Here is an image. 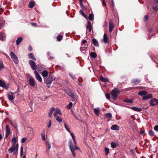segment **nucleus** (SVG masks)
<instances>
[{"label":"nucleus","instance_id":"obj_1","mask_svg":"<svg viewBox=\"0 0 158 158\" xmlns=\"http://www.w3.org/2000/svg\"><path fill=\"white\" fill-rule=\"evenodd\" d=\"M70 134L73 139V143L71 139H70L69 140V148L73 157H75L76 156L75 151L77 150H79L81 151V150L80 148L77 146V143L75 138V136L73 133L70 132Z\"/></svg>","mask_w":158,"mask_h":158},{"label":"nucleus","instance_id":"obj_2","mask_svg":"<svg viewBox=\"0 0 158 158\" xmlns=\"http://www.w3.org/2000/svg\"><path fill=\"white\" fill-rule=\"evenodd\" d=\"M29 63L32 70H35L34 74L36 78L39 82H41L42 81V78L40 75L36 71L37 69L35 63L33 60H31L29 61Z\"/></svg>","mask_w":158,"mask_h":158},{"label":"nucleus","instance_id":"obj_3","mask_svg":"<svg viewBox=\"0 0 158 158\" xmlns=\"http://www.w3.org/2000/svg\"><path fill=\"white\" fill-rule=\"evenodd\" d=\"M55 79L56 77L53 75H49L47 77L44 78V82L47 87L49 88L52 82Z\"/></svg>","mask_w":158,"mask_h":158},{"label":"nucleus","instance_id":"obj_4","mask_svg":"<svg viewBox=\"0 0 158 158\" xmlns=\"http://www.w3.org/2000/svg\"><path fill=\"white\" fill-rule=\"evenodd\" d=\"M120 92L119 90L117 88L114 89L112 91L111 95L112 96L113 99L115 100L117 99V97L120 93Z\"/></svg>","mask_w":158,"mask_h":158},{"label":"nucleus","instance_id":"obj_5","mask_svg":"<svg viewBox=\"0 0 158 158\" xmlns=\"http://www.w3.org/2000/svg\"><path fill=\"white\" fill-rule=\"evenodd\" d=\"M19 145L17 143L16 145H12L11 147L8 150V151L10 154H11L13 152L15 151H18Z\"/></svg>","mask_w":158,"mask_h":158},{"label":"nucleus","instance_id":"obj_6","mask_svg":"<svg viewBox=\"0 0 158 158\" xmlns=\"http://www.w3.org/2000/svg\"><path fill=\"white\" fill-rule=\"evenodd\" d=\"M10 56L15 64H17L19 62V60L17 56L13 52L10 53Z\"/></svg>","mask_w":158,"mask_h":158},{"label":"nucleus","instance_id":"obj_7","mask_svg":"<svg viewBox=\"0 0 158 158\" xmlns=\"http://www.w3.org/2000/svg\"><path fill=\"white\" fill-rule=\"evenodd\" d=\"M114 27L113 20L111 19L109 21V31L111 33Z\"/></svg>","mask_w":158,"mask_h":158},{"label":"nucleus","instance_id":"obj_8","mask_svg":"<svg viewBox=\"0 0 158 158\" xmlns=\"http://www.w3.org/2000/svg\"><path fill=\"white\" fill-rule=\"evenodd\" d=\"M158 103V101L155 98L151 99L150 101V105L151 106H155Z\"/></svg>","mask_w":158,"mask_h":158},{"label":"nucleus","instance_id":"obj_9","mask_svg":"<svg viewBox=\"0 0 158 158\" xmlns=\"http://www.w3.org/2000/svg\"><path fill=\"white\" fill-rule=\"evenodd\" d=\"M86 33L87 32L88 30L90 32L92 30V29L93 27L91 25V23L89 21H88L87 24L86 26Z\"/></svg>","mask_w":158,"mask_h":158},{"label":"nucleus","instance_id":"obj_10","mask_svg":"<svg viewBox=\"0 0 158 158\" xmlns=\"http://www.w3.org/2000/svg\"><path fill=\"white\" fill-rule=\"evenodd\" d=\"M38 70L39 72H40L42 70L45 69L46 67L44 64H37Z\"/></svg>","mask_w":158,"mask_h":158},{"label":"nucleus","instance_id":"obj_11","mask_svg":"<svg viewBox=\"0 0 158 158\" xmlns=\"http://www.w3.org/2000/svg\"><path fill=\"white\" fill-rule=\"evenodd\" d=\"M62 114L61 110L59 108H56L53 114L54 117H56L57 116L61 115Z\"/></svg>","mask_w":158,"mask_h":158},{"label":"nucleus","instance_id":"obj_12","mask_svg":"<svg viewBox=\"0 0 158 158\" xmlns=\"http://www.w3.org/2000/svg\"><path fill=\"white\" fill-rule=\"evenodd\" d=\"M29 83L31 86L34 87L35 85V82L33 78H30L28 80Z\"/></svg>","mask_w":158,"mask_h":158},{"label":"nucleus","instance_id":"obj_13","mask_svg":"<svg viewBox=\"0 0 158 158\" xmlns=\"http://www.w3.org/2000/svg\"><path fill=\"white\" fill-rule=\"evenodd\" d=\"M0 86L6 89H8L9 88L8 85H6L5 83L1 80H0Z\"/></svg>","mask_w":158,"mask_h":158},{"label":"nucleus","instance_id":"obj_14","mask_svg":"<svg viewBox=\"0 0 158 158\" xmlns=\"http://www.w3.org/2000/svg\"><path fill=\"white\" fill-rule=\"evenodd\" d=\"M152 98V95L151 94H149L147 96L143 97L142 98L144 100H147Z\"/></svg>","mask_w":158,"mask_h":158},{"label":"nucleus","instance_id":"obj_15","mask_svg":"<svg viewBox=\"0 0 158 158\" xmlns=\"http://www.w3.org/2000/svg\"><path fill=\"white\" fill-rule=\"evenodd\" d=\"M48 74V72L47 70H44L41 73V75L42 76L44 77V78L47 77Z\"/></svg>","mask_w":158,"mask_h":158},{"label":"nucleus","instance_id":"obj_16","mask_svg":"<svg viewBox=\"0 0 158 158\" xmlns=\"http://www.w3.org/2000/svg\"><path fill=\"white\" fill-rule=\"evenodd\" d=\"M127 107L131 108L133 110L135 111H140L142 110V109L141 108H139L135 107H130L128 106Z\"/></svg>","mask_w":158,"mask_h":158},{"label":"nucleus","instance_id":"obj_17","mask_svg":"<svg viewBox=\"0 0 158 158\" xmlns=\"http://www.w3.org/2000/svg\"><path fill=\"white\" fill-rule=\"evenodd\" d=\"M140 81L139 80L134 79L132 81L131 83L134 85L139 83Z\"/></svg>","mask_w":158,"mask_h":158},{"label":"nucleus","instance_id":"obj_18","mask_svg":"<svg viewBox=\"0 0 158 158\" xmlns=\"http://www.w3.org/2000/svg\"><path fill=\"white\" fill-rule=\"evenodd\" d=\"M55 110V109L54 107H52L50 108L48 114V116L49 117H51L52 116L53 112Z\"/></svg>","mask_w":158,"mask_h":158},{"label":"nucleus","instance_id":"obj_19","mask_svg":"<svg viewBox=\"0 0 158 158\" xmlns=\"http://www.w3.org/2000/svg\"><path fill=\"white\" fill-rule=\"evenodd\" d=\"M111 129L113 130L118 131L119 130V128L117 125H113L111 127Z\"/></svg>","mask_w":158,"mask_h":158},{"label":"nucleus","instance_id":"obj_20","mask_svg":"<svg viewBox=\"0 0 158 158\" xmlns=\"http://www.w3.org/2000/svg\"><path fill=\"white\" fill-rule=\"evenodd\" d=\"M108 37L107 34L104 33L103 35V40L105 43H106L108 42Z\"/></svg>","mask_w":158,"mask_h":158},{"label":"nucleus","instance_id":"obj_21","mask_svg":"<svg viewBox=\"0 0 158 158\" xmlns=\"http://www.w3.org/2000/svg\"><path fill=\"white\" fill-rule=\"evenodd\" d=\"M92 43L95 46L97 47L99 46V44L98 42V41L96 40L94 38L93 39Z\"/></svg>","mask_w":158,"mask_h":158},{"label":"nucleus","instance_id":"obj_22","mask_svg":"<svg viewBox=\"0 0 158 158\" xmlns=\"http://www.w3.org/2000/svg\"><path fill=\"white\" fill-rule=\"evenodd\" d=\"M123 101L124 102L129 103H132L133 102V100L131 99H129L127 98L124 99L123 100Z\"/></svg>","mask_w":158,"mask_h":158},{"label":"nucleus","instance_id":"obj_23","mask_svg":"<svg viewBox=\"0 0 158 158\" xmlns=\"http://www.w3.org/2000/svg\"><path fill=\"white\" fill-rule=\"evenodd\" d=\"M147 94V92L145 91H142L139 92L138 93V94L139 96H142L145 95Z\"/></svg>","mask_w":158,"mask_h":158},{"label":"nucleus","instance_id":"obj_24","mask_svg":"<svg viewBox=\"0 0 158 158\" xmlns=\"http://www.w3.org/2000/svg\"><path fill=\"white\" fill-rule=\"evenodd\" d=\"M8 98L9 99L11 102H13L14 101L15 97L13 95L9 94L8 95Z\"/></svg>","mask_w":158,"mask_h":158},{"label":"nucleus","instance_id":"obj_25","mask_svg":"<svg viewBox=\"0 0 158 158\" xmlns=\"http://www.w3.org/2000/svg\"><path fill=\"white\" fill-rule=\"evenodd\" d=\"M28 56L29 58L30 59H32L34 60H36L34 55L32 53H29L28 55Z\"/></svg>","mask_w":158,"mask_h":158},{"label":"nucleus","instance_id":"obj_26","mask_svg":"<svg viewBox=\"0 0 158 158\" xmlns=\"http://www.w3.org/2000/svg\"><path fill=\"white\" fill-rule=\"evenodd\" d=\"M23 38L21 37H19L16 40V44L17 45H19L22 41Z\"/></svg>","mask_w":158,"mask_h":158},{"label":"nucleus","instance_id":"obj_27","mask_svg":"<svg viewBox=\"0 0 158 158\" xmlns=\"http://www.w3.org/2000/svg\"><path fill=\"white\" fill-rule=\"evenodd\" d=\"M60 115L57 116L56 117H54L56 120L59 122L61 123L62 121L61 117L60 116Z\"/></svg>","mask_w":158,"mask_h":158},{"label":"nucleus","instance_id":"obj_28","mask_svg":"<svg viewBox=\"0 0 158 158\" xmlns=\"http://www.w3.org/2000/svg\"><path fill=\"white\" fill-rule=\"evenodd\" d=\"M100 80L101 81L104 82H107L109 81V80L107 78L104 77L102 76L100 77Z\"/></svg>","mask_w":158,"mask_h":158},{"label":"nucleus","instance_id":"obj_29","mask_svg":"<svg viewBox=\"0 0 158 158\" xmlns=\"http://www.w3.org/2000/svg\"><path fill=\"white\" fill-rule=\"evenodd\" d=\"M118 144L117 143L112 142L111 143V147L113 148H114L118 146Z\"/></svg>","mask_w":158,"mask_h":158},{"label":"nucleus","instance_id":"obj_30","mask_svg":"<svg viewBox=\"0 0 158 158\" xmlns=\"http://www.w3.org/2000/svg\"><path fill=\"white\" fill-rule=\"evenodd\" d=\"M10 123L12 126L14 127L16 129H17V126L16 122L15 121L10 122Z\"/></svg>","mask_w":158,"mask_h":158},{"label":"nucleus","instance_id":"obj_31","mask_svg":"<svg viewBox=\"0 0 158 158\" xmlns=\"http://www.w3.org/2000/svg\"><path fill=\"white\" fill-rule=\"evenodd\" d=\"M94 111L96 115H97L98 116L99 115L100 111L99 108H94Z\"/></svg>","mask_w":158,"mask_h":158},{"label":"nucleus","instance_id":"obj_32","mask_svg":"<svg viewBox=\"0 0 158 158\" xmlns=\"http://www.w3.org/2000/svg\"><path fill=\"white\" fill-rule=\"evenodd\" d=\"M6 133H7L8 134H10V131L8 125H6Z\"/></svg>","mask_w":158,"mask_h":158},{"label":"nucleus","instance_id":"obj_33","mask_svg":"<svg viewBox=\"0 0 158 158\" xmlns=\"http://www.w3.org/2000/svg\"><path fill=\"white\" fill-rule=\"evenodd\" d=\"M35 3L32 1L30 2L29 3L28 6L30 8H32L35 6Z\"/></svg>","mask_w":158,"mask_h":158},{"label":"nucleus","instance_id":"obj_34","mask_svg":"<svg viewBox=\"0 0 158 158\" xmlns=\"http://www.w3.org/2000/svg\"><path fill=\"white\" fill-rule=\"evenodd\" d=\"M69 96H70L72 100L73 101H75V96L73 93H71L70 94H69Z\"/></svg>","mask_w":158,"mask_h":158},{"label":"nucleus","instance_id":"obj_35","mask_svg":"<svg viewBox=\"0 0 158 158\" xmlns=\"http://www.w3.org/2000/svg\"><path fill=\"white\" fill-rule=\"evenodd\" d=\"M16 138L15 137H14L12 139V145H16Z\"/></svg>","mask_w":158,"mask_h":158},{"label":"nucleus","instance_id":"obj_36","mask_svg":"<svg viewBox=\"0 0 158 158\" xmlns=\"http://www.w3.org/2000/svg\"><path fill=\"white\" fill-rule=\"evenodd\" d=\"M90 56L91 57L93 58H95L97 57V54L94 52H91L90 54Z\"/></svg>","mask_w":158,"mask_h":158},{"label":"nucleus","instance_id":"obj_37","mask_svg":"<svg viewBox=\"0 0 158 158\" xmlns=\"http://www.w3.org/2000/svg\"><path fill=\"white\" fill-rule=\"evenodd\" d=\"M73 103L72 102H69V104L68 105L66 106V108L68 110L70 109L72 106Z\"/></svg>","mask_w":158,"mask_h":158},{"label":"nucleus","instance_id":"obj_38","mask_svg":"<svg viewBox=\"0 0 158 158\" xmlns=\"http://www.w3.org/2000/svg\"><path fill=\"white\" fill-rule=\"evenodd\" d=\"M64 127L66 130L69 132H70V129L68 127V126L67 125L66 123H65L64 124Z\"/></svg>","mask_w":158,"mask_h":158},{"label":"nucleus","instance_id":"obj_39","mask_svg":"<svg viewBox=\"0 0 158 158\" xmlns=\"http://www.w3.org/2000/svg\"><path fill=\"white\" fill-rule=\"evenodd\" d=\"M152 8L153 10L156 12L158 11V7L157 5H153L152 6Z\"/></svg>","mask_w":158,"mask_h":158},{"label":"nucleus","instance_id":"obj_40","mask_svg":"<svg viewBox=\"0 0 158 158\" xmlns=\"http://www.w3.org/2000/svg\"><path fill=\"white\" fill-rule=\"evenodd\" d=\"M105 116L106 117L111 119L112 118V115L110 113H108L106 114Z\"/></svg>","mask_w":158,"mask_h":158},{"label":"nucleus","instance_id":"obj_41","mask_svg":"<svg viewBox=\"0 0 158 158\" xmlns=\"http://www.w3.org/2000/svg\"><path fill=\"white\" fill-rule=\"evenodd\" d=\"M41 136L43 140L44 141L45 140V137L44 131L41 134Z\"/></svg>","mask_w":158,"mask_h":158},{"label":"nucleus","instance_id":"obj_42","mask_svg":"<svg viewBox=\"0 0 158 158\" xmlns=\"http://www.w3.org/2000/svg\"><path fill=\"white\" fill-rule=\"evenodd\" d=\"M89 19L91 21L93 20L94 15L92 14H90L89 15Z\"/></svg>","mask_w":158,"mask_h":158},{"label":"nucleus","instance_id":"obj_43","mask_svg":"<svg viewBox=\"0 0 158 158\" xmlns=\"http://www.w3.org/2000/svg\"><path fill=\"white\" fill-rule=\"evenodd\" d=\"M105 154L106 155H107L109 152V149L107 147H106L105 148Z\"/></svg>","mask_w":158,"mask_h":158},{"label":"nucleus","instance_id":"obj_44","mask_svg":"<svg viewBox=\"0 0 158 158\" xmlns=\"http://www.w3.org/2000/svg\"><path fill=\"white\" fill-rule=\"evenodd\" d=\"M5 37V35L3 33H1L0 35V38L1 40H3Z\"/></svg>","mask_w":158,"mask_h":158},{"label":"nucleus","instance_id":"obj_45","mask_svg":"<svg viewBox=\"0 0 158 158\" xmlns=\"http://www.w3.org/2000/svg\"><path fill=\"white\" fill-rule=\"evenodd\" d=\"M79 12L81 15L83 16L85 18H86V16L82 10H80Z\"/></svg>","mask_w":158,"mask_h":158},{"label":"nucleus","instance_id":"obj_46","mask_svg":"<svg viewBox=\"0 0 158 158\" xmlns=\"http://www.w3.org/2000/svg\"><path fill=\"white\" fill-rule=\"evenodd\" d=\"M23 155V148L22 146H21L20 148V156L21 157Z\"/></svg>","mask_w":158,"mask_h":158},{"label":"nucleus","instance_id":"obj_47","mask_svg":"<svg viewBox=\"0 0 158 158\" xmlns=\"http://www.w3.org/2000/svg\"><path fill=\"white\" fill-rule=\"evenodd\" d=\"M46 144L48 146V148H47V149H48V150H49L50 149L51 147V145L49 142H46Z\"/></svg>","mask_w":158,"mask_h":158},{"label":"nucleus","instance_id":"obj_48","mask_svg":"<svg viewBox=\"0 0 158 158\" xmlns=\"http://www.w3.org/2000/svg\"><path fill=\"white\" fill-rule=\"evenodd\" d=\"M62 39V36L61 35H59L57 37V40L58 41H61Z\"/></svg>","mask_w":158,"mask_h":158},{"label":"nucleus","instance_id":"obj_49","mask_svg":"<svg viewBox=\"0 0 158 158\" xmlns=\"http://www.w3.org/2000/svg\"><path fill=\"white\" fill-rule=\"evenodd\" d=\"M148 134L150 136H153L154 135V132L152 130H150L149 131Z\"/></svg>","mask_w":158,"mask_h":158},{"label":"nucleus","instance_id":"obj_50","mask_svg":"<svg viewBox=\"0 0 158 158\" xmlns=\"http://www.w3.org/2000/svg\"><path fill=\"white\" fill-rule=\"evenodd\" d=\"M4 68V65L3 64L2 62L1 61H0V70H1Z\"/></svg>","mask_w":158,"mask_h":158},{"label":"nucleus","instance_id":"obj_51","mask_svg":"<svg viewBox=\"0 0 158 158\" xmlns=\"http://www.w3.org/2000/svg\"><path fill=\"white\" fill-rule=\"evenodd\" d=\"M106 98L107 99H109L110 97V94L109 93H107L106 94Z\"/></svg>","mask_w":158,"mask_h":158},{"label":"nucleus","instance_id":"obj_52","mask_svg":"<svg viewBox=\"0 0 158 158\" xmlns=\"http://www.w3.org/2000/svg\"><path fill=\"white\" fill-rule=\"evenodd\" d=\"M51 124H52L51 120H50L48 121V124L47 126L48 127H50L51 126Z\"/></svg>","mask_w":158,"mask_h":158},{"label":"nucleus","instance_id":"obj_53","mask_svg":"<svg viewBox=\"0 0 158 158\" xmlns=\"http://www.w3.org/2000/svg\"><path fill=\"white\" fill-rule=\"evenodd\" d=\"M27 139L25 138L22 139L21 140V143H23L27 140Z\"/></svg>","mask_w":158,"mask_h":158},{"label":"nucleus","instance_id":"obj_54","mask_svg":"<svg viewBox=\"0 0 158 158\" xmlns=\"http://www.w3.org/2000/svg\"><path fill=\"white\" fill-rule=\"evenodd\" d=\"M148 15H146L144 17V21H146V20H147L148 19Z\"/></svg>","mask_w":158,"mask_h":158},{"label":"nucleus","instance_id":"obj_55","mask_svg":"<svg viewBox=\"0 0 158 158\" xmlns=\"http://www.w3.org/2000/svg\"><path fill=\"white\" fill-rule=\"evenodd\" d=\"M154 130L156 132L158 131V125H156L154 127Z\"/></svg>","mask_w":158,"mask_h":158},{"label":"nucleus","instance_id":"obj_56","mask_svg":"<svg viewBox=\"0 0 158 158\" xmlns=\"http://www.w3.org/2000/svg\"><path fill=\"white\" fill-rule=\"evenodd\" d=\"M102 4L103 5L105 6L106 5V4L105 2V0H102Z\"/></svg>","mask_w":158,"mask_h":158},{"label":"nucleus","instance_id":"obj_57","mask_svg":"<svg viewBox=\"0 0 158 158\" xmlns=\"http://www.w3.org/2000/svg\"><path fill=\"white\" fill-rule=\"evenodd\" d=\"M130 152H131L133 154H135V150L134 149H131L130 151Z\"/></svg>","mask_w":158,"mask_h":158},{"label":"nucleus","instance_id":"obj_58","mask_svg":"<svg viewBox=\"0 0 158 158\" xmlns=\"http://www.w3.org/2000/svg\"><path fill=\"white\" fill-rule=\"evenodd\" d=\"M13 154L14 155H17L18 154V151H14L13 152Z\"/></svg>","mask_w":158,"mask_h":158},{"label":"nucleus","instance_id":"obj_59","mask_svg":"<svg viewBox=\"0 0 158 158\" xmlns=\"http://www.w3.org/2000/svg\"><path fill=\"white\" fill-rule=\"evenodd\" d=\"M87 41L86 40H83L81 42V43L82 44H85L86 43Z\"/></svg>","mask_w":158,"mask_h":158},{"label":"nucleus","instance_id":"obj_60","mask_svg":"<svg viewBox=\"0 0 158 158\" xmlns=\"http://www.w3.org/2000/svg\"><path fill=\"white\" fill-rule=\"evenodd\" d=\"M28 50L29 51H31L32 50V48L31 46H29L28 47Z\"/></svg>","mask_w":158,"mask_h":158},{"label":"nucleus","instance_id":"obj_61","mask_svg":"<svg viewBox=\"0 0 158 158\" xmlns=\"http://www.w3.org/2000/svg\"><path fill=\"white\" fill-rule=\"evenodd\" d=\"M69 75L73 80H74L75 79V77H74L73 76L71 73H70L69 74Z\"/></svg>","mask_w":158,"mask_h":158},{"label":"nucleus","instance_id":"obj_62","mask_svg":"<svg viewBox=\"0 0 158 158\" xmlns=\"http://www.w3.org/2000/svg\"><path fill=\"white\" fill-rule=\"evenodd\" d=\"M80 5V6H81V7L82 8V9H84V8H85V6L84 5H83V4H81Z\"/></svg>","mask_w":158,"mask_h":158},{"label":"nucleus","instance_id":"obj_63","mask_svg":"<svg viewBox=\"0 0 158 158\" xmlns=\"http://www.w3.org/2000/svg\"><path fill=\"white\" fill-rule=\"evenodd\" d=\"M79 3L80 5L83 4V0H79Z\"/></svg>","mask_w":158,"mask_h":158},{"label":"nucleus","instance_id":"obj_64","mask_svg":"<svg viewBox=\"0 0 158 158\" xmlns=\"http://www.w3.org/2000/svg\"><path fill=\"white\" fill-rule=\"evenodd\" d=\"M31 24L34 26H36V24L35 23H32Z\"/></svg>","mask_w":158,"mask_h":158}]
</instances>
